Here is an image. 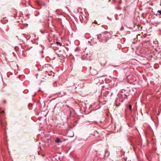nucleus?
I'll list each match as a JSON object with an SVG mask.
<instances>
[{"label":"nucleus","instance_id":"6","mask_svg":"<svg viewBox=\"0 0 161 161\" xmlns=\"http://www.w3.org/2000/svg\"><path fill=\"white\" fill-rule=\"evenodd\" d=\"M105 153L104 154V156L105 157H108V155H109V153H108V152L107 151H105Z\"/></svg>","mask_w":161,"mask_h":161},{"label":"nucleus","instance_id":"12","mask_svg":"<svg viewBox=\"0 0 161 161\" xmlns=\"http://www.w3.org/2000/svg\"><path fill=\"white\" fill-rule=\"evenodd\" d=\"M128 107H129V109L130 110H132V106H131V104L129 105Z\"/></svg>","mask_w":161,"mask_h":161},{"label":"nucleus","instance_id":"16","mask_svg":"<svg viewBox=\"0 0 161 161\" xmlns=\"http://www.w3.org/2000/svg\"><path fill=\"white\" fill-rule=\"evenodd\" d=\"M124 27L123 26H122L121 28L120 29V31H122V30H124Z\"/></svg>","mask_w":161,"mask_h":161},{"label":"nucleus","instance_id":"14","mask_svg":"<svg viewBox=\"0 0 161 161\" xmlns=\"http://www.w3.org/2000/svg\"><path fill=\"white\" fill-rule=\"evenodd\" d=\"M157 12L159 13L161 15V10H158V11Z\"/></svg>","mask_w":161,"mask_h":161},{"label":"nucleus","instance_id":"19","mask_svg":"<svg viewBox=\"0 0 161 161\" xmlns=\"http://www.w3.org/2000/svg\"><path fill=\"white\" fill-rule=\"evenodd\" d=\"M43 53V51H42V53Z\"/></svg>","mask_w":161,"mask_h":161},{"label":"nucleus","instance_id":"7","mask_svg":"<svg viewBox=\"0 0 161 161\" xmlns=\"http://www.w3.org/2000/svg\"><path fill=\"white\" fill-rule=\"evenodd\" d=\"M79 79H77V80L76 81H75L73 82L74 85H77L79 83Z\"/></svg>","mask_w":161,"mask_h":161},{"label":"nucleus","instance_id":"9","mask_svg":"<svg viewBox=\"0 0 161 161\" xmlns=\"http://www.w3.org/2000/svg\"><path fill=\"white\" fill-rule=\"evenodd\" d=\"M40 31L41 33L43 34L47 33V32L46 31H43L42 30H40Z\"/></svg>","mask_w":161,"mask_h":161},{"label":"nucleus","instance_id":"4","mask_svg":"<svg viewBox=\"0 0 161 161\" xmlns=\"http://www.w3.org/2000/svg\"><path fill=\"white\" fill-rule=\"evenodd\" d=\"M98 42L99 41L97 38H93L92 40H91V44L92 45H93V44L97 43V42Z\"/></svg>","mask_w":161,"mask_h":161},{"label":"nucleus","instance_id":"8","mask_svg":"<svg viewBox=\"0 0 161 161\" xmlns=\"http://www.w3.org/2000/svg\"><path fill=\"white\" fill-rule=\"evenodd\" d=\"M91 72L94 75L97 74V71L95 69H93L92 70Z\"/></svg>","mask_w":161,"mask_h":161},{"label":"nucleus","instance_id":"10","mask_svg":"<svg viewBox=\"0 0 161 161\" xmlns=\"http://www.w3.org/2000/svg\"><path fill=\"white\" fill-rule=\"evenodd\" d=\"M56 43L58 45H59L60 46H61L62 45V43L60 42H56Z\"/></svg>","mask_w":161,"mask_h":161},{"label":"nucleus","instance_id":"20","mask_svg":"<svg viewBox=\"0 0 161 161\" xmlns=\"http://www.w3.org/2000/svg\"><path fill=\"white\" fill-rule=\"evenodd\" d=\"M74 136V135L72 136H71V137H73Z\"/></svg>","mask_w":161,"mask_h":161},{"label":"nucleus","instance_id":"17","mask_svg":"<svg viewBox=\"0 0 161 161\" xmlns=\"http://www.w3.org/2000/svg\"><path fill=\"white\" fill-rule=\"evenodd\" d=\"M6 101L5 100H4V101H3V103H6Z\"/></svg>","mask_w":161,"mask_h":161},{"label":"nucleus","instance_id":"15","mask_svg":"<svg viewBox=\"0 0 161 161\" xmlns=\"http://www.w3.org/2000/svg\"><path fill=\"white\" fill-rule=\"evenodd\" d=\"M42 5L43 6H46V3H43L42 4Z\"/></svg>","mask_w":161,"mask_h":161},{"label":"nucleus","instance_id":"11","mask_svg":"<svg viewBox=\"0 0 161 161\" xmlns=\"http://www.w3.org/2000/svg\"><path fill=\"white\" fill-rule=\"evenodd\" d=\"M58 83L57 82H55L53 83V85L54 87H56L57 86Z\"/></svg>","mask_w":161,"mask_h":161},{"label":"nucleus","instance_id":"5","mask_svg":"<svg viewBox=\"0 0 161 161\" xmlns=\"http://www.w3.org/2000/svg\"><path fill=\"white\" fill-rule=\"evenodd\" d=\"M55 141L57 143H59L61 142L60 139L58 138H56Z\"/></svg>","mask_w":161,"mask_h":161},{"label":"nucleus","instance_id":"3","mask_svg":"<svg viewBox=\"0 0 161 161\" xmlns=\"http://www.w3.org/2000/svg\"><path fill=\"white\" fill-rule=\"evenodd\" d=\"M91 56V53H86L85 52H84V53H83L82 55V57L83 58H89Z\"/></svg>","mask_w":161,"mask_h":161},{"label":"nucleus","instance_id":"2","mask_svg":"<svg viewBox=\"0 0 161 161\" xmlns=\"http://www.w3.org/2000/svg\"><path fill=\"white\" fill-rule=\"evenodd\" d=\"M127 98V95L124 94L120 95L119 98H117L115 101V104L116 106L118 107L120 104V102H122L125 99Z\"/></svg>","mask_w":161,"mask_h":161},{"label":"nucleus","instance_id":"1","mask_svg":"<svg viewBox=\"0 0 161 161\" xmlns=\"http://www.w3.org/2000/svg\"><path fill=\"white\" fill-rule=\"evenodd\" d=\"M109 35L108 33L103 32L97 36L99 41L105 43L107 42L109 39Z\"/></svg>","mask_w":161,"mask_h":161},{"label":"nucleus","instance_id":"13","mask_svg":"<svg viewBox=\"0 0 161 161\" xmlns=\"http://www.w3.org/2000/svg\"><path fill=\"white\" fill-rule=\"evenodd\" d=\"M78 50H79V48H78V47H77V48H76L75 49V52H76V51H78Z\"/></svg>","mask_w":161,"mask_h":161},{"label":"nucleus","instance_id":"18","mask_svg":"<svg viewBox=\"0 0 161 161\" xmlns=\"http://www.w3.org/2000/svg\"><path fill=\"white\" fill-rule=\"evenodd\" d=\"M42 58H44V55H42Z\"/></svg>","mask_w":161,"mask_h":161}]
</instances>
